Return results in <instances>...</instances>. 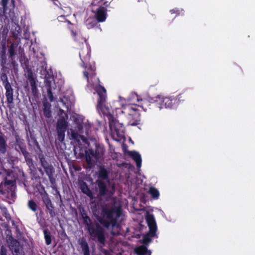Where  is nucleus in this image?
<instances>
[{"mask_svg":"<svg viewBox=\"0 0 255 255\" xmlns=\"http://www.w3.org/2000/svg\"><path fill=\"white\" fill-rule=\"evenodd\" d=\"M15 141L14 144V145H15V149L17 151L20 152L23 156L29 153L27 151L26 146L25 143L20 140L19 135H15Z\"/></svg>","mask_w":255,"mask_h":255,"instance_id":"nucleus-16","label":"nucleus"},{"mask_svg":"<svg viewBox=\"0 0 255 255\" xmlns=\"http://www.w3.org/2000/svg\"><path fill=\"white\" fill-rule=\"evenodd\" d=\"M33 143H34V145L36 146H37L39 145V143L38 142V141L36 140V139H34L33 140Z\"/></svg>","mask_w":255,"mask_h":255,"instance_id":"nucleus-47","label":"nucleus"},{"mask_svg":"<svg viewBox=\"0 0 255 255\" xmlns=\"http://www.w3.org/2000/svg\"><path fill=\"white\" fill-rule=\"evenodd\" d=\"M105 149L100 144H95V148H88L85 150V160L87 164V168L92 169L95 165V161L92 157L97 161L103 157L105 153Z\"/></svg>","mask_w":255,"mask_h":255,"instance_id":"nucleus-4","label":"nucleus"},{"mask_svg":"<svg viewBox=\"0 0 255 255\" xmlns=\"http://www.w3.org/2000/svg\"><path fill=\"white\" fill-rule=\"evenodd\" d=\"M60 102L62 104V107L65 108L67 111H68L71 109L72 106L74 105V102L70 97L64 96L60 100Z\"/></svg>","mask_w":255,"mask_h":255,"instance_id":"nucleus-19","label":"nucleus"},{"mask_svg":"<svg viewBox=\"0 0 255 255\" xmlns=\"http://www.w3.org/2000/svg\"><path fill=\"white\" fill-rule=\"evenodd\" d=\"M16 183L15 180H7L6 178L0 185V194L6 198V201L9 204L14 202L16 199L15 189Z\"/></svg>","mask_w":255,"mask_h":255,"instance_id":"nucleus-3","label":"nucleus"},{"mask_svg":"<svg viewBox=\"0 0 255 255\" xmlns=\"http://www.w3.org/2000/svg\"><path fill=\"white\" fill-rule=\"evenodd\" d=\"M38 156L41 166L43 168L44 171L48 177L49 181L52 185V187L53 189L55 188V184L56 180L53 177V174L55 172L54 168L52 165L47 161L43 154H38Z\"/></svg>","mask_w":255,"mask_h":255,"instance_id":"nucleus-6","label":"nucleus"},{"mask_svg":"<svg viewBox=\"0 0 255 255\" xmlns=\"http://www.w3.org/2000/svg\"><path fill=\"white\" fill-rule=\"evenodd\" d=\"M78 207L81 208V205H80Z\"/></svg>","mask_w":255,"mask_h":255,"instance_id":"nucleus-58","label":"nucleus"},{"mask_svg":"<svg viewBox=\"0 0 255 255\" xmlns=\"http://www.w3.org/2000/svg\"><path fill=\"white\" fill-rule=\"evenodd\" d=\"M88 229L93 240L97 238L98 241L104 243L105 238L102 229L97 225L91 224L88 225Z\"/></svg>","mask_w":255,"mask_h":255,"instance_id":"nucleus-12","label":"nucleus"},{"mask_svg":"<svg viewBox=\"0 0 255 255\" xmlns=\"http://www.w3.org/2000/svg\"><path fill=\"white\" fill-rule=\"evenodd\" d=\"M58 19L59 21H63L64 20L66 19V17L65 15H60L58 17Z\"/></svg>","mask_w":255,"mask_h":255,"instance_id":"nucleus-45","label":"nucleus"},{"mask_svg":"<svg viewBox=\"0 0 255 255\" xmlns=\"http://www.w3.org/2000/svg\"><path fill=\"white\" fill-rule=\"evenodd\" d=\"M112 0H94L93 3L97 1V3H100L101 2H102V5H103L105 6V7H107L109 4L110 3Z\"/></svg>","mask_w":255,"mask_h":255,"instance_id":"nucleus-39","label":"nucleus"},{"mask_svg":"<svg viewBox=\"0 0 255 255\" xmlns=\"http://www.w3.org/2000/svg\"><path fill=\"white\" fill-rule=\"evenodd\" d=\"M146 220L149 229V234L146 235L143 239L144 244H147L150 241V237H154L157 230V227L155 219L152 215L147 213Z\"/></svg>","mask_w":255,"mask_h":255,"instance_id":"nucleus-9","label":"nucleus"},{"mask_svg":"<svg viewBox=\"0 0 255 255\" xmlns=\"http://www.w3.org/2000/svg\"><path fill=\"white\" fill-rule=\"evenodd\" d=\"M113 207H116V206H113ZM117 207H119V208H120V207H122L121 206H117Z\"/></svg>","mask_w":255,"mask_h":255,"instance_id":"nucleus-53","label":"nucleus"},{"mask_svg":"<svg viewBox=\"0 0 255 255\" xmlns=\"http://www.w3.org/2000/svg\"><path fill=\"white\" fill-rule=\"evenodd\" d=\"M94 214L106 227L116 225L122 215L121 208H95Z\"/></svg>","mask_w":255,"mask_h":255,"instance_id":"nucleus-2","label":"nucleus"},{"mask_svg":"<svg viewBox=\"0 0 255 255\" xmlns=\"http://www.w3.org/2000/svg\"><path fill=\"white\" fill-rule=\"evenodd\" d=\"M34 186L37 189L36 191L38 192L40 195L46 192L44 187L41 184L40 182L35 183Z\"/></svg>","mask_w":255,"mask_h":255,"instance_id":"nucleus-34","label":"nucleus"},{"mask_svg":"<svg viewBox=\"0 0 255 255\" xmlns=\"http://www.w3.org/2000/svg\"><path fill=\"white\" fill-rule=\"evenodd\" d=\"M28 207H37L36 203L33 200H30L28 202Z\"/></svg>","mask_w":255,"mask_h":255,"instance_id":"nucleus-42","label":"nucleus"},{"mask_svg":"<svg viewBox=\"0 0 255 255\" xmlns=\"http://www.w3.org/2000/svg\"><path fill=\"white\" fill-rule=\"evenodd\" d=\"M149 193L151 195L153 199H158L159 196V192L158 190L153 187H150L149 189Z\"/></svg>","mask_w":255,"mask_h":255,"instance_id":"nucleus-31","label":"nucleus"},{"mask_svg":"<svg viewBox=\"0 0 255 255\" xmlns=\"http://www.w3.org/2000/svg\"><path fill=\"white\" fill-rule=\"evenodd\" d=\"M67 125L64 117H61L57 121L56 129L66 130Z\"/></svg>","mask_w":255,"mask_h":255,"instance_id":"nucleus-26","label":"nucleus"},{"mask_svg":"<svg viewBox=\"0 0 255 255\" xmlns=\"http://www.w3.org/2000/svg\"><path fill=\"white\" fill-rule=\"evenodd\" d=\"M25 159V160L26 162V164L28 166V167L30 168H34L35 166L33 162V160L32 159L31 155L29 153H28L27 154L23 156Z\"/></svg>","mask_w":255,"mask_h":255,"instance_id":"nucleus-29","label":"nucleus"},{"mask_svg":"<svg viewBox=\"0 0 255 255\" xmlns=\"http://www.w3.org/2000/svg\"><path fill=\"white\" fill-rule=\"evenodd\" d=\"M170 12L171 14H173V13H176L177 14H179V10L177 9H172L170 10Z\"/></svg>","mask_w":255,"mask_h":255,"instance_id":"nucleus-44","label":"nucleus"},{"mask_svg":"<svg viewBox=\"0 0 255 255\" xmlns=\"http://www.w3.org/2000/svg\"><path fill=\"white\" fill-rule=\"evenodd\" d=\"M68 23V27L70 30L73 38L76 41H78L83 43L84 42L86 41L85 38L78 35L76 31L77 26L73 23H72L69 20H66Z\"/></svg>","mask_w":255,"mask_h":255,"instance_id":"nucleus-15","label":"nucleus"},{"mask_svg":"<svg viewBox=\"0 0 255 255\" xmlns=\"http://www.w3.org/2000/svg\"><path fill=\"white\" fill-rule=\"evenodd\" d=\"M18 53H19V56H20L19 61H20V63H21V60H22V62L23 63L24 62V60H27V61L28 62V59L25 58L24 53V50L21 47H19Z\"/></svg>","mask_w":255,"mask_h":255,"instance_id":"nucleus-37","label":"nucleus"},{"mask_svg":"<svg viewBox=\"0 0 255 255\" xmlns=\"http://www.w3.org/2000/svg\"><path fill=\"white\" fill-rule=\"evenodd\" d=\"M88 220L89 221V219L88 218H86V219H85V221H86V222H87V220Z\"/></svg>","mask_w":255,"mask_h":255,"instance_id":"nucleus-52","label":"nucleus"},{"mask_svg":"<svg viewBox=\"0 0 255 255\" xmlns=\"http://www.w3.org/2000/svg\"><path fill=\"white\" fill-rule=\"evenodd\" d=\"M98 178L102 180L108 179V172L104 166H100L99 170Z\"/></svg>","mask_w":255,"mask_h":255,"instance_id":"nucleus-24","label":"nucleus"},{"mask_svg":"<svg viewBox=\"0 0 255 255\" xmlns=\"http://www.w3.org/2000/svg\"><path fill=\"white\" fill-rule=\"evenodd\" d=\"M18 36V34H16L15 33H13V37L14 38H17Z\"/></svg>","mask_w":255,"mask_h":255,"instance_id":"nucleus-48","label":"nucleus"},{"mask_svg":"<svg viewBox=\"0 0 255 255\" xmlns=\"http://www.w3.org/2000/svg\"><path fill=\"white\" fill-rule=\"evenodd\" d=\"M21 64L26 72V77L27 82L29 83L31 87L32 94L34 97H36L37 95L38 91L36 84L37 80L36 78L34 77L31 69L29 67L27 60H24V63L21 60Z\"/></svg>","mask_w":255,"mask_h":255,"instance_id":"nucleus-7","label":"nucleus"},{"mask_svg":"<svg viewBox=\"0 0 255 255\" xmlns=\"http://www.w3.org/2000/svg\"><path fill=\"white\" fill-rule=\"evenodd\" d=\"M36 147L37 148V149L40 150V146L39 145V144L37 146H36Z\"/></svg>","mask_w":255,"mask_h":255,"instance_id":"nucleus-50","label":"nucleus"},{"mask_svg":"<svg viewBox=\"0 0 255 255\" xmlns=\"http://www.w3.org/2000/svg\"><path fill=\"white\" fill-rule=\"evenodd\" d=\"M57 132V139L60 141L63 142L65 139V131L66 130L63 129H56Z\"/></svg>","mask_w":255,"mask_h":255,"instance_id":"nucleus-33","label":"nucleus"},{"mask_svg":"<svg viewBox=\"0 0 255 255\" xmlns=\"http://www.w3.org/2000/svg\"><path fill=\"white\" fill-rule=\"evenodd\" d=\"M97 20L93 17L89 16L85 21V24L88 29L94 27L97 25Z\"/></svg>","mask_w":255,"mask_h":255,"instance_id":"nucleus-25","label":"nucleus"},{"mask_svg":"<svg viewBox=\"0 0 255 255\" xmlns=\"http://www.w3.org/2000/svg\"><path fill=\"white\" fill-rule=\"evenodd\" d=\"M39 171H40V172H42V170H41V169H40V170H39Z\"/></svg>","mask_w":255,"mask_h":255,"instance_id":"nucleus-57","label":"nucleus"},{"mask_svg":"<svg viewBox=\"0 0 255 255\" xmlns=\"http://www.w3.org/2000/svg\"><path fill=\"white\" fill-rule=\"evenodd\" d=\"M79 55L82 63L81 66L84 68L83 73L84 78L87 80V86H94L95 82L97 81L98 82V85L94 87L99 96L97 108L107 117L113 138L116 141H119L125 137V127L123 124L119 123L115 118L112 109L106 105V90L99 84L100 80L96 77L95 64L91 65L89 63L91 55L89 47L87 46L83 47L79 52Z\"/></svg>","mask_w":255,"mask_h":255,"instance_id":"nucleus-1","label":"nucleus"},{"mask_svg":"<svg viewBox=\"0 0 255 255\" xmlns=\"http://www.w3.org/2000/svg\"><path fill=\"white\" fill-rule=\"evenodd\" d=\"M80 188L82 192L87 195L89 197L93 196V193L90 188L88 187L87 183L85 182H82L80 184Z\"/></svg>","mask_w":255,"mask_h":255,"instance_id":"nucleus-22","label":"nucleus"},{"mask_svg":"<svg viewBox=\"0 0 255 255\" xmlns=\"http://www.w3.org/2000/svg\"><path fill=\"white\" fill-rule=\"evenodd\" d=\"M7 145L4 134L0 132V153L4 154L7 151Z\"/></svg>","mask_w":255,"mask_h":255,"instance_id":"nucleus-21","label":"nucleus"},{"mask_svg":"<svg viewBox=\"0 0 255 255\" xmlns=\"http://www.w3.org/2000/svg\"><path fill=\"white\" fill-rule=\"evenodd\" d=\"M84 255H90V254H89V251H87V252H84Z\"/></svg>","mask_w":255,"mask_h":255,"instance_id":"nucleus-49","label":"nucleus"},{"mask_svg":"<svg viewBox=\"0 0 255 255\" xmlns=\"http://www.w3.org/2000/svg\"><path fill=\"white\" fill-rule=\"evenodd\" d=\"M71 137L72 139L78 141L81 136L76 132H72Z\"/></svg>","mask_w":255,"mask_h":255,"instance_id":"nucleus-41","label":"nucleus"},{"mask_svg":"<svg viewBox=\"0 0 255 255\" xmlns=\"http://www.w3.org/2000/svg\"><path fill=\"white\" fill-rule=\"evenodd\" d=\"M40 196L41 197L42 202L46 207H53L51 200L46 192L42 193Z\"/></svg>","mask_w":255,"mask_h":255,"instance_id":"nucleus-23","label":"nucleus"},{"mask_svg":"<svg viewBox=\"0 0 255 255\" xmlns=\"http://www.w3.org/2000/svg\"><path fill=\"white\" fill-rule=\"evenodd\" d=\"M140 104L136 105V107H140L145 111L158 105L157 102H155V99L153 98H149V99H140Z\"/></svg>","mask_w":255,"mask_h":255,"instance_id":"nucleus-14","label":"nucleus"},{"mask_svg":"<svg viewBox=\"0 0 255 255\" xmlns=\"http://www.w3.org/2000/svg\"><path fill=\"white\" fill-rule=\"evenodd\" d=\"M8 0H1L0 4L2 6L0 7V17L2 16L7 10V3Z\"/></svg>","mask_w":255,"mask_h":255,"instance_id":"nucleus-28","label":"nucleus"},{"mask_svg":"<svg viewBox=\"0 0 255 255\" xmlns=\"http://www.w3.org/2000/svg\"><path fill=\"white\" fill-rule=\"evenodd\" d=\"M47 96L50 102L54 101V97L52 92V88L50 85V82H48L46 84Z\"/></svg>","mask_w":255,"mask_h":255,"instance_id":"nucleus-32","label":"nucleus"},{"mask_svg":"<svg viewBox=\"0 0 255 255\" xmlns=\"http://www.w3.org/2000/svg\"><path fill=\"white\" fill-rule=\"evenodd\" d=\"M53 2L55 4H57V3H56V1H58V0H52Z\"/></svg>","mask_w":255,"mask_h":255,"instance_id":"nucleus-51","label":"nucleus"},{"mask_svg":"<svg viewBox=\"0 0 255 255\" xmlns=\"http://www.w3.org/2000/svg\"><path fill=\"white\" fill-rule=\"evenodd\" d=\"M32 209H33V211H35V208H32Z\"/></svg>","mask_w":255,"mask_h":255,"instance_id":"nucleus-54","label":"nucleus"},{"mask_svg":"<svg viewBox=\"0 0 255 255\" xmlns=\"http://www.w3.org/2000/svg\"><path fill=\"white\" fill-rule=\"evenodd\" d=\"M60 111L63 112V111L62 109H60Z\"/></svg>","mask_w":255,"mask_h":255,"instance_id":"nucleus-56","label":"nucleus"},{"mask_svg":"<svg viewBox=\"0 0 255 255\" xmlns=\"http://www.w3.org/2000/svg\"><path fill=\"white\" fill-rule=\"evenodd\" d=\"M54 195L55 198L57 199L56 202L57 203V205H58L60 207H62L64 205L61 199V196L59 192L56 189H55V194Z\"/></svg>","mask_w":255,"mask_h":255,"instance_id":"nucleus-35","label":"nucleus"},{"mask_svg":"<svg viewBox=\"0 0 255 255\" xmlns=\"http://www.w3.org/2000/svg\"><path fill=\"white\" fill-rule=\"evenodd\" d=\"M137 101L139 102V100L137 98Z\"/></svg>","mask_w":255,"mask_h":255,"instance_id":"nucleus-55","label":"nucleus"},{"mask_svg":"<svg viewBox=\"0 0 255 255\" xmlns=\"http://www.w3.org/2000/svg\"><path fill=\"white\" fill-rule=\"evenodd\" d=\"M43 114L46 118H52L51 105L47 101L43 102Z\"/></svg>","mask_w":255,"mask_h":255,"instance_id":"nucleus-20","label":"nucleus"},{"mask_svg":"<svg viewBox=\"0 0 255 255\" xmlns=\"http://www.w3.org/2000/svg\"><path fill=\"white\" fill-rule=\"evenodd\" d=\"M33 143H34V145L36 146H37L39 145V143L38 142V141L36 140V139H34L33 140Z\"/></svg>","mask_w":255,"mask_h":255,"instance_id":"nucleus-46","label":"nucleus"},{"mask_svg":"<svg viewBox=\"0 0 255 255\" xmlns=\"http://www.w3.org/2000/svg\"><path fill=\"white\" fill-rule=\"evenodd\" d=\"M107 9L105 7L100 6L96 10L95 13V18L99 22H102L105 21L107 17Z\"/></svg>","mask_w":255,"mask_h":255,"instance_id":"nucleus-17","label":"nucleus"},{"mask_svg":"<svg viewBox=\"0 0 255 255\" xmlns=\"http://www.w3.org/2000/svg\"><path fill=\"white\" fill-rule=\"evenodd\" d=\"M124 111L123 113L129 116L128 124L131 126H135L140 124V114L139 110L136 108V104L127 105L123 107Z\"/></svg>","mask_w":255,"mask_h":255,"instance_id":"nucleus-5","label":"nucleus"},{"mask_svg":"<svg viewBox=\"0 0 255 255\" xmlns=\"http://www.w3.org/2000/svg\"><path fill=\"white\" fill-rule=\"evenodd\" d=\"M128 155L130 156L136 163V167L140 168L141 166V157L140 154L136 151H128Z\"/></svg>","mask_w":255,"mask_h":255,"instance_id":"nucleus-18","label":"nucleus"},{"mask_svg":"<svg viewBox=\"0 0 255 255\" xmlns=\"http://www.w3.org/2000/svg\"><path fill=\"white\" fill-rule=\"evenodd\" d=\"M18 44L15 43L11 44L9 49L8 50L9 58L11 60L13 59V57L15 55V50L17 49Z\"/></svg>","mask_w":255,"mask_h":255,"instance_id":"nucleus-30","label":"nucleus"},{"mask_svg":"<svg viewBox=\"0 0 255 255\" xmlns=\"http://www.w3.org/2000/svg\"><path fill=\"white\" fill-rule=\"evenodd\" d=\"M149 255H150V253H149Z\"/></svg>","mask_w":255,"mask_h":255,"instance_id":"nucleus-59","label":"nucleus"},{"mask_svg":"<svg viewBox=\"0 0 255 255\" xmlns=\"http://www.w3.org/2000/svg\"><path fill=\"white\" fill-rule=\"evenodd\" d=\"M0 255H7V249L3 246H2L0 248Z\"/></svg>","mask_w":255,"mask_h":255,"instance_id":"nucleus-43","label":"nucleus"},{"mask_svg":"<svg viewBox=\"0 0 255 255\" xmlns=\"http://www.w3.org/2000/svg\"><path fill=\"white\" fill-rule=\"evenodd\" d=\"M2 85L5 89V96L7 104H11L13 103V89L8 80L6 73L4 70H2V73L0 76Z\"/></svg>","mask_w":255,"mask_h":255,"instance_id":"nucleus-8","label":"nucleus"},{"mask_svg":"<svg viewBox=\"0 0 255 255\" xmlns=\"http://www.w3.org/2000/svg\"><path fill=\"white\" fill-rule=\"evenodd\" d=\"M135 252L138 255H144L147 252V250L145 247L140 246L135 249Z\"/></svg>","mask_w":255,"mask_h":255,"instance_id":"nucleus-36","label":"nucleus"},{"mask_svg":"<svg viewBox=\"0 0 255 255\" xmlns=\"http://www.w3.org/2000/svg\"><path fill=\"white\" fill-rule=\"evenodd\" d=\"M81 247H82V250L84 252L89 251L88 245L85 241H83L81 243Z\"/></svg>","mask_w":255,"mask_h":255,"instance_id":"nucleus-40","label":"nucleus"},{"mask_svg":"<svg viewBox=\"0 0 255 255\" xmlns=\"http://www.w3.org/2000/svg\"><path fill=\"white\" fill-rule=\"evenodd\" d=\"M6 241L13 255H25L23 247L11 237H7Z\"/></svg>","mask_w":255,"mask_h":255,"instance_id":"nucleus-11","label":"nucleus"},{"mask_svg":"<svg viewBox=\"0 0 255 255\" xmlns=\"http://www.w3.org/2000/svg\"><path fill=\"white\" fill-rule=\"evenodd\" d=\"M44 238L47 245H49L51 243V236L49 233L46 230L44 231Z\"/></svg>","mask_w":255,"mask_h":255,"instance_id":"nucleus-38","label":"nucleus"},{"mask_svg":"<svg viewBox=\"0 0 255 255\" xmlns=\"http://www.w3.org/2000/svg\"><path fill=\"white\" fill-rule=\"evenodd\" d=\"M155 102L160 106V108L164 107L165 108L173 109L177 106L176 99L174 96L164 97L158 96L155 98Z\"/></svg>","mask_w":255,"mask_h":255,"instance_id":"nucleus-10","label":"nucleus"},{"mask_svg":"<svg viewBox=\"0 0 255 255\" xmlns=\"http://www.w3.org/2000/svg\"><path fill=\"white\" fill-rule=\"evenodd\" d=\"M187 97L188 96L185 92L179 94L177 96H174V98L176 99L177 106H178L180 103L184 102L187 99Z\"/></svg>","mask_w":255,"mask_h":255,"instance_id":"nucleus-27","label":"nucleus"},{"mask_svg":"<svg viewBox=\"0 0 255 255\" xmlns=\"http://www.w3.org/2000/svg\"><path fill=\"white\" fill-rule=\"evenodd\" d=\"M96 183L99 190V195L101 196H105L106 195L112 197L115 192V187L113 185L112 186L111 190H109L107 187L105 182L101 180L98 179L96 180Z\"/></svg>","mask_w":255,"mask_h":255,"instance_id":"nucleus-13","label":"nucleus"}]
</instances>
